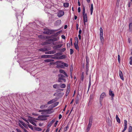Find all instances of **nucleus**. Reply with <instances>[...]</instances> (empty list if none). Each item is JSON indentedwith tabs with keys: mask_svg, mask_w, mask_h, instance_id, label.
Listing matches in <instances>:
<instances>
[{
	"mask_svg": "<svg viewBox=\"0 0 132 132\" xmlns=\"http://www.w3.org/2000/svg\"><path fill=\"white\" fill-rule=\"evenodd\" d=\"M86 63H89V60L88 57L86 56Z\"/></svg>",
	"mask_w": 132,
	"mask_h": 132,
	"instance_id": "obj_38",
	"label": "nucleus"
},
{
	"mask_svg": "<svg viewBox=\"0 0 132 132\" xmlns=\"http://www.w3.org/2000/svg\"><path fill=\"white\" fill-rule=\"evenodd\" d=\"M79 98L78 97H77L76 99V104H78V103L79 101Z\"/></svg>",
	"mask_w": 132,
	"mask_h": 132,
	"instance_id": "obj_46",
	"label": "nucleus"
},
{
	"mask_svg": "<svg viewBox=\"0 0 132 132\" xmlns=\"http://www.w3.org/2000/svg\"><path fill=\"white\" fill-rule=\"evenodd\" d=\"M109 95L111 96L112 98H113L114 96V94L113 93V92L111 89H110L109 90Z\"/></svg>",
	"mask_w": 132,
	"mask_h": 132,
	"instance_id": "obj_16",
	"label": "nucleus"
},
{
	"mask_svg": "<svg viewBox=\"0 0 132 132\" xmlns=\"http://www.w3.org/2000/svg\"><path fill=\"white\" fill-rule=\"evenodd\" d=\"M53 32V31L52 30H47L46 31H44L43 32V33L44 34H45L48 35H50L52 34Z\"/></svg>",
	"mask_w": 132,
	"mask_h": 132,
	"instance_id": "obj_8",
	"label": "nucleus"
},
{
	"mask_svg": "<svg viewBox=\"0 0 132 132\" xmlns=\"http://www.w3.org/2000/svg\"><path fill=\"white\" fill-rule=\"evenodd\" d=\"M28 127L30 128L32 130L34 128H33V127H32V125H30L28 124Z\"/></svg>",
	"mask_w": 132,
	"mask_h": 132,
	"instance_id": "obj_45",
	"label": "nucleus"
},
{
	"mask_svg": "<svg viewBox=\"0 0 132 132\" xmlns=\"http://www.w3.org/2000/svg\"><path fill=\"white\" fill-rule=\"evenodd\" d=\"M116 120H117V122L119 123H120V119L119 118L118 116L117 115H116Z\"/></svg>",
	"mask_w": 132,
	"mask_h": 132,
	"instance_id": "obj_21",
	"label": "nucleus"
},
{
	"mask_svg": "<svg viewBox=\"0 0 132 132\" xmlns=\"http://www.w3.org/2000/svg\"><path fill=\"white\" fill-rule=\"evenodd\" d=\"M59 72L60 73H62L64 74L65 76L66 77H68V76L67 73L64 71L62 69H60L59 70Z\"/></svg>",
	"mask_w": 132,
	"mask_h": 132,
	"instance_id": "obj_15",
	"label": "nucleus"
},
{
	"mask_svg": "<svg viewBox=\"0 0 132 132\" xmlns=\"http://www.w3.org/2000/svg\"><path fill=\"white\" fill-rule=\"evenodd\" d=\"M92 125L88 124L87 125V128L86 129V130L87 131V132H88L90 128L91 127Z\"/></svg>",
	"mask_w": 132,
	"mask_h": 132,
	"instance_id": "obj_20",
	"label": "nucleus"
},
{
	"mask_svg": "<svg viewBox=\"0 0 132 132\" xmlns=\"http://www.w3.org/2000/svg\"><path fill=\"white\" fill-rule=\"evenodd\" d=\"M60 87L62 88H64L66 87L65 85L64 84H60Z\"/></svg>",
	"mask_w": 132,
	"mask_h": 132,
	"instance_id": "obj_27",
	"label": "nucleus"
},
{
	"mask_svg": "<svg viewBox=\"0 0 132 132\" xmlns=\"http://www.w3.org/2000/svg\"><path fill=\"white\" fill-rule=\"evenodd\" d=\"M120 57L119 55H118V59L119 63L120 62Z\"/></svg>",
	"mask_w": 132,
	"mask_h": 132,
	"instance_id": "obj_50",
	"label": "nucleus"
},
{
	"mask_svg": "<svg viewBox=\"0 0 132 132\" xmlns=\"http://www.w3.org/2000/svg\"><path fill=\"white\" fill-rule=\"evenodd\" d=\"M59 38H55L48 39L47 40V42L48 44H50L51 43L53 42L59 40Z\"/></svg>",
	"mask_w": 132,
	"mask_h": 132,
	"instance_id": "obj_3",
	"label": "nucleus"
},
{
	"mask_svg": "<svg viewBox=\"0 0 132 132\" xmlns=\"http://www.w3.org/2000/svg\"><path fill=\"white\" fill-rule=\"evenodd\" d=\"M93 4H91V7L90 8V11H93Z\"/></svg>",
	"mask_w": 132,
	"mask_h": 132,
	"instance_id": "obj_53",
	"label": "nucleus"
},
{
	"mask_svg": "<svg viewBox=\"0 0 132 132\" xmlns=\"http://www.w3.org/2000/svg\"><path fill=\"white\" fill-rule=\"evenodd\" d=\"M100 33L103 32V29L101 27L100 28Z\"/></svg>",
	"mask_w": 132,
	"mask_h": 132,
	"instance_id": "obj_55",
	"label": "nucleus"
},
{
	"mask_svg": "<svg viewBox=\"0 0 132 132\" xmlns=\"http://www.w3.org/2000/svg\"><path fill=\"white\" fill-rule=\"evenodd\" d=\"M93 119V117L92 116L90 117L89 119V123L92 125Z\"/></svg>",
	"mask_w": 132,
	"mask_h": 132,
	"instance_id": "obj_18",
	"label": "nucleus"
},
{
	"mask_svg": "<svg viewBox=\"0 0 132 132\" xmlns=\"http://www.w3.org/2000/svg\"><path fill=\"white\" fill-rule=\"evenodd\" d=\"M16 130L17 132H22V131L20 129L18 128H16Z\"/></svg>",
	"mask_w": 132,
	"mask_h": 132,
	"instance_id": "obj_57",
	"label": "nucleus"
},
{
	"mask_svg": "<svg viewBox=\"0 0 132 132\" xmlns=\"http://www.w3.org/2000/svg\"><path fill=\"white\" fill-rule=\"evenodd\" d=\"M129 63L130 65L132 64V56L130 57V58Z\"/></svg>",
	"mask_w": 132,
	"mask_h": 132,
	"instance_id": "obj_39",
	"label": "nucleus"
},
{
	"mask_svg": "<svg viewBox=\"0 0 132 132\" xmlns=\"http://www.w3.org/2000/svg\"><path fill=\"white\" fill-rule=\"evenodd\" d=\"M66 57L65 55H62L58 57V59L60 60L63 59H65Z\"/></svg>",
	"mask_w": 132,
	"mask_h": 132,
	"instance_id": "obj_19",
	"label": "nucleus"
},
{
	"mask_svg": "<svg viewBox=\"0 0 132 132\" xmlns=\"http://www.w3.org/2000/svg\"><path fill=\"white\" fill-rule=\"evenodd\" d=\"M58 122V121H57L55 123L54 125V127H56L57 124V122Z\"/></svg>",
	"mask_w": 132,
	"mask_h": 132,
	"instance_id": "obj_59",
	"label": "nucleus"
},
{
	"mask_svg": "<svg viewBox=\"0 0 132 132\" xmlns=\"http://www.w3.org/2000/svg\"><path fill=\"white\" fill-rule=\"evenodd\" d=\"M81 11L80 8V7H79L78 8V12H80Z\"/></svg>",
	"mask_w": 132,
	"mask_h": 132,
	"instance_id": "obj_64",
	"label": "nucleus"
},
{
	"mask_svg": "<svg viewBox=\"0 0 132 132\" xmlns=\"http://www.w3.org/2000/svg\"><path fill=\"white\" fill-rule=\"evenodd\" d=\"M82 16L83 18L84 24H85V22H87V14L86 13L85 14L83 15Z\"/></svg>",
	"mask_w": 132,
	"mask_h": 132,
	"instance_id": "obj_7",
	"label": "nucleus"
},
{
	"mask_svg": "<svg viewBox=\"0 0 132 132\" xmlns=\"http://www.w3.org/2000/svg\"><path fill=\"white\" fill-rule=\"evenodd\" d=\"M70 85H68L67 88V92L68 93L70 92Z\"/></svg>",
	"mask_w": 132,
	"mask_h": 132,
	"instance_id": "obj_37",
	"label": "nucleus"
},
{
	"mask_svg": "<svg viewBox=\"0 0 132 132\" xmlns=\"http://www.w3.org/2000/svg\"><path fill=\"white\" fill-rule=\"evenodd\" d=\"M64 14V12L62 10H60L59 11L57 14V16L59 17H60L63 16Z\"/></svg>",
	"mask_w": 132,
	"mask_h": 132,
	"instance_id": "obj_5",
	"label": "nucleus"
},
{
	"mask_svg": "<svg viewBox=\"0 0 132 132\" xmlns=\"http://www.w3.org/2000/svg\"><path fill=\"white\" fill-rule=\"evenodd\" d=\"M63 67V65L61 64H59L57 65L56 66V67L58 68H62Z\"/></svg>",
	"mask_w": 132,
	"mask_h": 132,
	"instance_id": "obj_33",
	"label": "nucleus"
},
{
	"mask_svg": "<svg viewBox=\"0 0 132 132\" xmlns=\"http://www.w3.org/2000/svg\"><path fill=\"white\" fill-rule=\"evenodd\" d=\"M51 58L53 59L59 60L58 59V57H57V56H54L53 57V56H52L51 57Z\"/></svg>",
	"mask_w": 132,
	"mask_h": 132,
	"instance_id": "obj_48",
	"label": "nucleus"
},
{
	"mask_svg": "<svg viewBox=\"0 0 132 132\" xmlns=\"http://www.w3.org/2000/svg\"><path fill=\"white\" fill-rule=\"evenodd\" d=\"M59 77L58 79V81L60 82H62V80H63L64 82H66L65 79V76L61 74H59L58 75Z\"/></svg>",
	"mask_w": 132,
	"mask_h": 132,
	"instance_id": "obj_1",
	"label": "nucleus"
},
{
	"mask_svg": "<svg viewBox=\"0 0 132 132\" xmlns=\"http://www.w3.org/2000/svg\"><path fill=\"white\" fill-rule=\"evenodd\" d=\"M82 7L83 9V12L82 13V15L85 14V6L84 5H82Z\"/></svg>",
	"mask_w": 132,
	"mask_h": 132,
	"instance_id": "obj_23",
	"label": "nucleus"
},
{
	"mask_svg": "<svg viewBox=\"0 0 132 132\" xmlns=\"http://www.w3.org/2000/svg\"><path fill=\"white\" fill-rule=\"evenodd\" d=\"M63 45V44H60L54 46L53 47V48L55 50L61 47Z\"/></svg>",
	"mask_w": 132,
	"mask_h": 132,
	"instance_id": "obj_6",
	"label": "nucleus"
},
{
	"mask_svg": "<svg viewBox=\"0 0 132 132\" xmlns=\"http://www.w3.org/2000/svg\"><path fill=\"white\" fill-rule=\"evenodd\" d=\"M53 55H42L41 58H47L51 57L52 56H53Z\"/></svg>",
	"mask_w": 132,
	"mask_h": 132,
	"instance_id": "obj_9",
	"label": "nucleus"
},
{
	"mask_svg": "<svg viewBox=\"0 0 132 132\" xmlns=\"http://www.w3.org/2000/svg\"><path fill=\"white\" fill-rule=\"evenodd\" d=\"M56 100V98L53 99L48 101L47 102V104H52L56 101H57Z\"/></svg>",
	"mask_w": 132,
	"mask_h": 132,
	"instance_id": "obj_10",
	"label": "nucleus"
},
{
	"mask_svg": "<svg viewBox=\"0 0 132 132\" xmlns=\"http://www.w3.org/2000/svg\"><path fill=\"white\" fill-rule=\"evenodd\" d=\"M20 123L24 127L26 128H27V125L25 124L22 121H19Z\"/></svg>",
	"mask_w": 132,
	"mask_h": 132,
	"instance_id": "obj_25",
	"label": "nucleus"
},
{
	"mask_svg": "<svg viewBox=\"0 0 132 132\" xmlns=\"http://www.w3.org/2000/svg\"><path fill=\"white\" fill-rule=\"evenodd\" d=\"M119 75L120 78L123 80H124V79L123 77L122 73V71L120 70L119 71Z\"/></svg>",
	"mask_w": 132,
	"mask_h": 132,
	"instance_id": "obj_11",
	"label": "nucleus"
},
{
	"mask_svg": "<svg viewBox=\"0 0 132 132\" xmlns=\"http://www.w3.org/2000/svg\"><path fill=\"white\" fill-rule=\"evenodd\" d=\"M61 32V31H58L55 34L54 36L55 37H57V35L59 34Z\"/></svg>",
	"mask_w": 132,
	"mask_h": 132,
	"instance_id": "obj_29",
	"label": "nucleus"
},
{
	"mask_svg": "<svg viewBox=\"0 0 132 132\" xmlns=\"http://www.w3.org/2000/svg\"><path fill=\"white\" fill-rule=\"evenodd\" d=\"M35 130L37 131H41L42 130V129L39 127H35Z\"/></svg>",
	"mask_w": 132,
	"mask_h": 132,
	"instance_id": "obj_32",
	"label": "nucleus"
},
{
	"mask_svg": "<svg viewBox=\"0 0 132 132\" xmlns=\"http://www.w3.org/2000/svg\"><path fill=\"white\" fill-rule=\"evenodd\" d=\"M69 3H64L63 4V6L65 7H68L69 6Z\"/></svg>",
	"mask_w": 132,
	"mask_h": 132,
	"instance_id": "obj_31",
	"label": "nucleus"
},
{
	"mask_svg": "<svg viewBox=\"0 0 132 132\" xmlns=\"http://www.w3.org/2000/svg\"><path fill=\"white\" fill-rule=\"evenodd\" d=\"M19 126L22 129H24V128L21 125V124L20 123H19Z\"/></svg>",
	"mask_w": 132,
	"mask_h": 132,
	"instance_id": "obj_63",
	"label": "nucleus"
},
{
	"mask_svg": "<svg viewBox=\"0 0 132 132\" xmlns=\"http://www.w3.org/2000/svg\"><path fill=\"white\" fill-rule=\"evenodd\" d=\"M61 54H62L61 53H58L54 55L60 56L61 55Z\"/></svg>",
	"mask_w": 132,
	"mask_h": 132,
	"instance_id": "obj_49",
	"label": "nucleus"
},
{
	"mask_svg": "<svg viewBox=\"0 0 132 132\" xmlns=\"http://www.w3.org/2000/svg\"><path fill=\"white\" fill-rule=\"evenodd\" d=\"M91 85V80H90V78L89 81V84L88 88V90H89V89H90V86Z\"/></svg>",
	"mask_w": 132,
	"mask_h": 132,
	"instance_id": "obj_35",
	"label": "nucleus"
},
{
	"mask_svg": "<svg viewBox=\"0 0 132 132\" xmlns=\"http://www.w3.org/2000/svg\"><path fill=\"white\" fill-rule=\"evenodd\" d=\"M124 128L123 129L126 130L127 128V125H124Z\"/></svg>",
	"mask_w": 132,
	"mask_h": 132,
	"instance_id": "obj_58",
	"label": "nucleus"
},
{
	"mask_svg": "<svg viewBox=\"0 0 132 132\" xmlns=\"http://www.w3.org/2000/svg\"><path fill=\"white\" fill-rule=\"evenodd\" d=\"M86 69L87 71H88V70L89 68V63H86Z\"/></svg>",
	"mask_w": 132,
	"mask_h": 132,
	"instance_id": "obj_34",
	"label": "nucleus"
},
{
	"mask_svg": "<svg viewBox=\"0 0 132 132\" xmlns=\"http://www.w3.org/2000/svg\"><path fill=\"white\" fill-rule=\"evenodd\" d=\"M84 75L82 73V75L81 76V80L82 81H83L84 80Z\"/></svg>",
	"mask_w": 132,
	"mask_h": 132,
	"instance_id": "obj_51",
	"label": "nucleus"
},
{
	"mask_svg": "<svg viewBox=\"0 0 132 132\" xmlns=\"http://www.w3.org/2000/svg\"><path fill=\"white\" fill-rule=\"evenodd\" d=\"M56 52L55 51H52L46 52L45 53V54H54Z\"/></svg>",
	"mask_w": 132,
	"mask_h": 132,
	"instance_id": "obj_13",
	"label": "nucleus"
},
{
	"mask_svg": "<svg viewBox=\"0 0 132 132\" xmlns=\"http://www.w3.org/2000/svg\"><path fill=\"white\" fill-rule=\"evenodd\" d=\"M78 44H76V43H74V45L75 48L78 51L79 50V47L78 45Z\"/></svg>",
	"mask_w": 132,
	"mask_h": 132,
	"instance_id": "obj_22",
	"label": "nucleus"
},
{
	"mask_svg": "<svg viewBox=\"0 0 132 132\" xmlns=\"http://www.w3.org/2000/svg\"><path fill=\"white\" fill-rule=\"evenodd\" d=\"M56 22L57 23H59L60 24L61 22V21L60 20H57V21H56Z\"/></svg>",
	"mask_w": 132,
	"mask_h": 132,
	"instance_id": "obj_60",
	"label": "nucleus"
},
{
	"mask_svg": "<svg viewBox=\"0 0 132 132\" xmlns=\"http://www.w3.org/2000/svg\"><path fill=\"white\" fill-rule=\"evenodd\" d=\"M73 70V68L72 67L70 68V73L71 75H71H72V72Z\"/></svg>",
	"mask_w": 132,
	"mask_h": 132,
	"instance_id": "obj_44",
	"label": "nucleus"
},
{
	"mask_svg": "<svg viewBox=\"0 0 132 132\" xmlns=\"http://www.w3.org/2000/svg\"><path fill=\"white\" fill-rule=\"evenodd\" d=\"M59 85L57 84H54L53 86V88L56 89L58 88Z\"/></svg>",
	"mask_w": 132,
	"mask_h": 132,
	"instance_id": "obj_36",
	"label": "nucleus"
},
{
	"mask_svg": "<svg viewBox=\"0 0 132 132\" xmlns=\"http://www.w3.org/2000/svg\"><path fill=\"white\" fill-rule=\"evenodd\" d=\"M70 54H72L73 53V50L72 49H70Z\"/></svg>",
	"mask_w": 132,
	"mask_h": 132,
	"instance_id": "obj_52",
	"label": "nucleus"
},
{
	"mask_svg": "<svg viewBox=\"0 0 132 132\" xmlns=\"http://www.w3.org/2000/svg\"><path fill=\"white\" fill-rule=\"evenodd\" d=\"M56 63H61V61H56Z\"/></svg>",
	"mask_w": 132,
	"mask_h": 132,
	"instance_id": "obj_62",
	"label": "nucleus"
},
{
	"mask_svg": "<svg viewBox=\"0 0 132 132\" xmlns=\"http://www.w3.org/2000/svg\"><path fill=\"white\" fill-rule=\"evenodd\" d=\"M132 127L131 126H129L128 128V132H131Z\"/></svg>",
	"mask_w": 132,
	"mask_h": 132,
	"instance_id": "obj_40",
	"label": "nucleus"
},
{
	"mask_svg": "<svg viewBox=\"0 0 132 132\" xmlns=\"http://www.w3.org/2000/svg\"><path fill=\"white\" fill-rule=\"evenodd\" d=\"M100 39L101 42L103 45L104 42V39L103 36H100Z\"/></svg>",
	"mask_w": 132,
	"mask_h": 132,
	"instance_id": "obj_24",
	"label": "nucleus"
},
{
	"mask_svg": "<svg viewBox=\"0 0 132 132\" xmlns=\"http://www.w3.org/2000/svg\"><path fill=\"white\" fill-rule=\"evenodd\" d=\"M62 64L64 67H68V65L67 64L65 63H63V62L62 63Z\"/></svg>",
	"mask_w": 132,
	"mask_h": 132,
	"instance_id": "obj_47",
	"label": "nucleus"
},
{
	"mask_svg": "<svg viewBox=\"0 0 132 132\" xmlns=\"http://www.w3.org/2000/svg\"><path fill=\"white\" fill-rule=\"evenodd\" d=\"M75 43H76V44H78V38L77 37H76L75 38Z\"/></svg>",
	"mask_w": 132,
	"mask_h": 132,
	"instance_id": "obj_41",
	"label": "nucleus"
},
{
	"mask_svg": "<svg viewBox=\"0 0 132 132\" xmlns=\"http://www.w3.org/2000/svg\"><path fill=\"white\" fill-rule=\"evenodd\" d=\"M50 127H48L47 129L46 130L45 132H49L50 131Z\"/></svg>",
	"mask_w": 132,
	"mask_h": 132,
	"instance_id": "obj_56",
	"label": "nucleus"
},
{
	"mask_svg": "<svg viewBox=\"0 0 132 132\" xmlns=\"http://www.w3.org/2000/svg\"><path fill=\"white\" fill-rule=\"evenodd\" d=\"M59 103V102H56L54 103L53 104H52L51 105V107L52 108H53L55 107H56L57 105Z\"/></svg>",
	"mask_w": 132,
	"mask_h": 132,
	"instance_id": "obj_14",
	"label": "nucleus"
},
{
	"mask_svg": "<svg viewBox=\"0 0 132 132\" xmlns=\"http://www.w3.org/2000/svg\"><path fill=\"white\" fill-rule=\"evenodd\" d=\"M28 118H30L28 119V120L34 126H36V124L34 122L32 119L33 118L30 116L28 117Z\"/></svg>",
	"mask_w": 132,
	"mask_h": 132,
	"instance_id": "obj_4",
	"label": "nucleus"
},
{
	"mask_svg": "<svg viewBox=\"0 0 132 132\" xmlns=\"http://www.w3.org/2000/svg\"><path fill=\"white\" fill-rule=\"evenodd\" d=\"M47 105H42L40 106V108L43 109L47 108Z\"/></svg>",
	"mask_w": 132,
	"mask_h": 132,
	"instance_id": "obj_30",
	"label": "nucleus"
},
{
	"mask_svg": "<svg viewBox=\"0 0 132 132\" xmlns=\"http://www.w3.org/2000/svg\"><path fill=\"white\" fill-rule=\"evenodd\" d=\"M61 37L62 38L65 39V36L63 35H62L61 36Z\"/></svg>",
	"mask_w": 132,
	"mask_h": 132,
	"instance_id": "obj_61",
	"label": "nucleus"
},
{
	"mask_svg": "<svg viewBox=\"0 0 132 132\" xmlns=\"http://www.w3.org/2000/svg\"><path fill=\"white\" fill-rule=\"evenodd\" d=\"M66 50V48H64L60 49V51L61 52H63Z\"/></svg>",
	"mask_w": 132,
	"mask_h": 132,
	"instance_id": "obj_43",
	"label": "nucleus"
},
{
	"mask_svg": "<svg viewBox=\"0 0 132 132\" xmlns=\"http://www.w3.org/2000/svg\"><path fill=\"white\" fill-rule=\"evenodd\" d=\"M45 62H53L54 61V60L53 59H47L45 60L44 61Z\"/></svg>",
	"mask_w": 132,
	"mask_h": 132,
	"instance_id": "obj_26",
	"label": "nucleus"
},
{
	"mask_svg": "<svg viewBox=\"0 0 132 132\" xmlns=\"http://www.w3.org/2000/svg\"><path fill=\"white\" fill-rule=\"evenodd\" d=\"M55 120H51L48 125V127L50 128L51 126L52 125L53 123L55 122Z\"/></svg>",
	"mask_w": 132,
	"mask_h": 132,
	"instance_id": "obj_17",
	"label": "nucleus"
},
{
	"mask_svg": "<svg viewBox=\"0 0 132 132\" xmlns=\"http://www.w3.org/2000/svg\"><path fill=\"white\" fill-rule=\"evenodd\" d=\"M124 125H127V121L126 120H124Z\"/></svg>",
	"mask_w": 132,
	"mask_h": 132,
	"instance_id": "obj_54",
	"label": "nucleus"
},
{
	"mask_svg": "<svg viewBox=\"0 0 132 132\" xmlns=\"http://www.w3.org/2000/svg\"><path fill=\"white\" fill-rule=\"evenodd\" d=\"M106 96V95L105 93L103 92L101 95L100 98V103L101 105H102V102L103 98Z\"/></svg>",
	"mask_w": 132,
	"mask_h": 132,
	"instance_id": "obj_2",
	"label": "nucleus"
},
{
	"mask_svg": "<svg viewBox=\"0 0 132 132\" xmlns=\"http://www.w3.org/2000/svg\"><path fill=\"white\" fill-rule=\"evenodd\" d=\"M48 50L47 48L45 47L43 48H41L39 49V51L42 52H45Z\"/></svg>",
	"mask_w": 132,
	"mask_h": 132,
	"instance_id": "obj_12",
	"label": "nucleus"
},
{
	"mask_svg": "<svg viewBox=\"0 0 132 132\" xmlns=\"http://www.w3.org/2000/svg\"><path fill=\"white\" fill-rule=\"evenodd\" d=\"M129 27L130 31H132V23H129Z\"/></svg>",
	"mask_w": 132,
	"mask_h": 132,
	"instance_id": "obj_28",
	"label": "nucleus"
},
{
	"mask_svg": "<svg viewBox=\"0 0 132 132\" xmlns=\"http://www.w3.org/2000/svg\"><path fill=\"white\" fill-rule=\"evenodd\" d=\"M69 128V126L68 125H67L65 127H64V131H66Z\"/></svg>",
	"mask_w": 132,
	"mask_h": 132,
	"instance_id": "obj_42",
	"label": "nucleus"
}]
</instances>
